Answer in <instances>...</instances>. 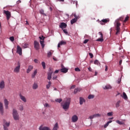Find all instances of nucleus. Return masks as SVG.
<instances>
[{
	"label": "nucleus",
	"mask_w": 130,
	"mask_h": 130,
	"mask_svg": "<svg viewBox=\"0 0 130 130\" xmlns=\"http://www.w3.org/2000/svg\"><path fill=\"white\" fill-rule=\"evenodd\" d=\"M114 25L116 30V35H118L119 32H120V26H121V24L118 20H115Z\"/></svg>",
	"instance_id": "1"
},
{
	"label": "nucleus",
	"mask_w": 130,
	"mask_h": 130,
	"mask_svg": "<svg viewBox=\"0 0 130 130\" xmlns=\"http://www.w3.org/2000/svg\"><path fill=\"white\" fill-rule=\"evenodd\" d=\"M70 104H71V99H67V102L62 105L63 109H64V110L69 109L70 108Z\"/></svg>",
	"instance_id": "2"
},
{
	"label": "nucleus",
	"mask_w": 130,
	"mask_h": 130,
	"mask_svg": "<svg viewBox=\"0 0 130 130\" xmlns=\"http://www.w3.org/2000/svg\"><path fill=\"white\" fill-rule=\"evenodd\" d=\"M12 115L14 120H19L20 116H19V113H18L17 110L13 109Z\"/></svg>",
	"instance_id": "3"
},
{
	"label": "nucleus",
	"mask_w": 130,
	"mask_h": 130,
	"mask_svg": "<svg viewBox=\"0 0 130 130\" xmlns=\"http://www.w3.org/2000/svg\"><path fill=\"white\" fill-rule=\"evenodd\" d=\"M20 69H21V63H20L18 61L17 63L16 64L15 68L13 70L14 73H15V74H19V73H20Z\"/></svg>",
	"instance_id": "4"
},
{
	"label": "nucleus",
	"mask_w": 130,
	"mask_h": 130,
	"mask_svg": "<svg viewBox=\"0 0 130 130\" xmlns=\"http://www.w3.org/2000/svg\"><path fill=\"white\" fill-rule=\"evenodd\" d=\"M34 45L36 50H39L40 49V45L39 44V42H37V41H34Z\"/></svg>",
	"instance_id": "5"
},
{
	"label": "nucleus",
	"mask_w": 130,
	"mask_h": 130,
	"mask_svg": "<svg viewBox=\"0 0 130 130\" xmlns=\"http://www.w3.org/2000/svg\"><path fill=\"white\" fill-rule=\"evenodd\" d=\"M4 14L6 15L7 19L9 21L10 20V18H11V12L9 11L4 10Z\"/></svg>",
	"instance_id": "6"
},
{
	"label": "nucleus",
	"mask_w": 130,
	"mask_h": 130,
	"mask_svg": "<svg viewBox=\"0 0 130 130\" xmlns=\"http://www.w3.org/2000/svg\"><path fill=\"white\" fill-rule=\"evenodd\" d=\"M99 34L100 36V38L98 39L96 41H99V42H103V41H104V39H103V34H102V32L100 31Z\"/></svg>",
	"instance_id": "7"
},
{
	"label": "nucleus",
	"mask_w": 130,
	"mask_h": 130,
	"mask_svg": "<svg viewBox=\"0 0 130 130\" xmlns=\"http://www.w3.org/2000/svg\"><path fill=\"white\" fill-rule=\"evenodd\" d=\"M52 74H53V71H51V69H50V71L47 74V79L49 81L51 80V78H52Z\"/></svg>",
	"instance_id": "8"
},
{
	"label": "nucleus",
	"mask_w": 130,
	"mask_h": 130,
	"mask_svg": "<svg viewBox=\"0 0 130 130\" xmlns=\"http://www.w3.org/2000/svg\"><path fill=\"white\" fill-rule=\"evenodd\" d=\"M109 21H110L109 18L103 19L100 21V24H101V25H105V24L107 23H109Z\"/></svg>",
	"instance_id": "9"
},
{
	"label": "nucleus",
	"mask_w": 130,
	"mask_h": 130,
	"mask_svg": "<svg viewBox=\"0 0 130 130\" xmlns=\"http://www.w3.org/2000/svg\"><path fill=\"white\" fill-rule=\"evenodd\" d=\"M101 115L100 114H95L92 115H91L89 117V119H93V118H95V117H100Z\"/></svg>",
	"instance_id": "10"
},
{
	"label": "nucleus",
	"mask_w": 130,
	"mask_h": 130,
	"mask_svg": "<svg viewBox=\"0 0 130 130\" xmlns=\"http://www.w3.org/2000/svg\"><path fill=\"white\" fill-rule=\"evenodd\" d=\"M17 53H18L19 55H22V48L19 45H17Z\"/></svg>",
	"instance_id": "11"
},
{
	"label": "nucleus",
	"mask_w": 130,
	"mask_h": 130,
	"mask_svg": "<svg viewBox=\"0 0 130 130\" xmlns=\"http://www.w3.org/2000/svg\"><path fill=\"white\" fill-rule=\"evenodd\" d=\"M19 97L21 100L23 101V102H24V103H26V102H27V99H26V97L22 95V94H19Z\"/></svg>",
	"instance_id": "12"
},
{
	"label": "nucleus",
	"mask_w": 130,
	"mask_h": 130,
	"mask_svg": "<svg viewBox=\"0 0 130 130\" xmlns=\"http://www.w3.org/2000/svg\"><path fill=\"white\" fill-rule=\"evenodd\" d=\"M78 119H79V118H78V116L74 115L72 117V120L73 122H77L78 121Z\"/></svg>",
	"instance_id": "13"
},
{
	"label": "nucleus",
	"mask_w": 130,
	"mask_h": 130,
	"mask_svg": "<svg viewBox=\"0 0 130 130\" xmlns=\"http://www.w3.org/2000/svg\"><path fill=\"white\" fill-rule=\"evenodd\" d=\"M4 104H5V109H9V101L6 99H5L4 100Z\"/></svg>",
	"instance_id": "14"
},
{
	"label": "nucleus",
	"mask_w": 130,
	"mask_h": 130,
	"mask_svg": "<svg viewBox=\"0 0 130 130\" xmlns=\"http://www.w3.org/2000/svg\"><path fill=\"white\" fill-rule=\"evenodd\" d=\"M67 44V42L64 41H61L60 43L58 44L57 47L59 48L60 47V45H66Z\"/></svg>",
	"instance_id": "15"
},
{
	"label": "nucleus",
	"mask_w": 130,
	"mask_h": 130,
	"mask_svg": "<svg viewBox=\"0 0 130 130\" xmlns=\"http://www.w3.org/2000/svg\"><path fill=\"white\" fill-rule=\"evenodd\" d=\"M0 113L3 115L4 114V106L3 103L0 102Z\"/></svg>",
	"instance_id": "16"
},
{
	"label": "nucleus",
	"mask_w": 130,
	"mask_h": 130,
	"mask_svg": "<svg viewBox=\"0 0 130 130\" xmlns=\"http://www.w3.org/2000/svg\"><path fill=\"white\" fill-rule=\"evenodd\" d=\"M33 70V66L29 65L26 70L27 74H29Z\"/></svg>",
	"instance_id": "17"
},
{
	"label": "nucleus",
	"mask_w": 130,
	"mask_h": 130,
	"mask_svg": "<svg viewBox=\"0 0 130 130\" xmlns=\"http://www.w3.org/2000/svg\"><path fill=\"white\" fill-rule=\"evenodd\" d=\"M5 86H6V85L5 84V81L4 80H2L0 82V89H4L5 88Z\"/></svg>",
	"instance_id": "18"
},
{
	"label": "nucleus",
	"mask_w": 130,
	"mask_h": 130,
	"mask_svg": "<svg viewBox=\"0 0 130 130\" xmlns=\"http://www.w3.org/2000/svg\"><path fill=\"white\" fill-rule=\"evenodd\" d=\"M67 25L64 22H61L59 25L61 29H64L67 27Z\"/></svg>",
	"instance_id": "19"
},
{
	"label": "nucleus",
	"mask_w": 130,
	"mask_h": 130,
	"mask_svg": "<svg viewBox=\"0 0 130 130\" xmlns=\"http://www.w3.org/2000/svg\"><path fill=\"white\" fill-rule=\"evenodd\" d=\"M39 129V130H50V128H49V127L47 126L43 127L42 126H40Z\"/></svg>",
	"instance_id": "20"
},
{
	"label": "nucleus",
	"mask_w": 130,
	"mask_h": 130,
	"mask_svg": "<svg viewBox=\"0 0 130 130\" xmlns=\"http://www.w3.org/2000/svg\"><path fill=\"white\" fill-rule=\"evenodd\" d=\"M32 89L33 90H36L38 89V84L37 83L35 82L32 85Z\"/></svg>",
	"instance_id": "21"
},
{
	"label": "nucleus",
	"mask_w": 130,
	"mask_h": 130,
	"mask_svg": "<svg viewBox=\"0 0 130 130\" xmlns=\"http://www.w3.org/2000/svg\"><path fill=\"white\" fill-rule=\"evenodd\" d=\"M68 69L66 68H62V69H60V72L61 73H64V74H66V73H68Z\"/></svg>",
	"instance_id": "22"
},
{
	"label": "nucleus",
	"mask_w": 130,
	"mask_h": 130,
	"mask_svg": "<svg viewBox=\"0 0 130 130\" xmlns=\"http://www.w3.org/2000/svg\"><path fill=\"white\" fill-rule=\"evenodd\" d=\"M36 75H37V69L35 70L34 73L31 74L32 79H34L35 78Z\"/></svg>",
	"instance_id": "23"
},
{
	"label": "nucleus",
	"mask_w": 130,
	"mask_h": 130,
	"mask_svg": "<svg viewBox=\"0 0 130 130\" xmlns=\"http://www.w3.org/2000/svg\"><path fill=\"white\" fill-rule=\"evenodd\" d=\"M79 99V103L80 105H83V103H85V99H84V98H83L82 97H80Z\"/></svg>",
	"instance_id": "24"
},
{
	"label": "nucleus",
	"mask_w": 130,
	"mask_h": 130,
	"mask_svg": "<svg viewBox=\"0 0 130 130\" xmlns=\"http://www.w3.org/2000/svg\"><path fill=\"white\" fill-rule=\"evenodd\" d=\"M81 91H82V88H77L75 89L74 93V94H77V93H78V92H80Z\"/></svg>",
	"instance_id": "25"
},
{
	"label": "nucleus",
	"mask_w": 130,
	"mask_h": 130,
	"mask_svg": "<svg viewBox=\"0 0 130 130\" xmlns=\"http://www.w3.org/2000/svg\"><path fill=\"white\" fill-rule=\"evenodd\" d=\"M58 123H56L54 125V127L52 129V130H57L58 129Z\"/></svg>",
	"instance_id": "26"
},
{
	"label": "nucleus",
	"mask_w": 130,
	"mask_h": 130,
	"mask_svg": "<svg viewBox=\"0 0 130 130\" xmlns=\"http://www.w3.org/2000/svg\"><path fill=\"white\" fill-rule=\"evenodd\" d=\"M10 124H11V122H7L5 121L3 124V126H10Z\"/></svg>",
	"instance_id": "27"
},
{
	"label": "nucleus",
	"mask_w": 130,
	"mask_h": 130,
	"mask_svg": "<svg viewBox=\"0 0 130 130\" xmlns=\"http://www.w3.org/2000/svg\"><path fill=\"white\" fill-rule=\"evenodd\" d=\"M104 90H108V89H111V86L110 85H107L103 87Z\"/></svg>",
	"instance_id": "28"
},
{
	"label": "nucleus",
	"mask_w": 130,
	"mask_h": 130,
	"mask_svg": "<svg viewBox=\"0 0 130 130\" xmlns=\"http://www.w3.org/2000/svg\"><path fill=\"white\" fill-rule=\"evenodd\" d=\"M111 122H112V120H110L108 121L107 123L104 125V128H106V127H107L108 125H109V123H111Z\"/></svg>",
	"instance_id": "29"
},
{
	"label": "nucleus",
	"mask_w": 130,
	"mask_h": 130,
	"mask_svg": "<svg viewBox=\"0 0 130 130\" xmlns=\"http://www.w3.org/2000/svg\"><path fill=\"white\" fill-rule=\"evenodd\" d=\"M78 21V19L76 18H73L71 20V24L73 25L74 23H76Z\"/></svg>",
	"instance_id": "30"
},
{
	"label": "nucleus",
	"mask_w": 130,
	"mask_h": 130,
	"mask_svg": "<svg viewBox=\"0 0 130 130\" xmlns=\"http://www.w3.org/2000/svg\"><path fill=\"white\" fill-rule=\"evenodd\" d=\"M122 98H123V99H124L125 100H127V95H126V93H125V92H123V96Z\"/></svg>",
	"instance_id": "31"
},
{
	"label": "nucleus",
	"mask_w": 130,
	"mask_h": 130,
	"mask_svg": "<svg viewBox=\"0 0 130 130\" xmlns=\"http://www.w3.org/2000/svg\"><path fill=\"white\" fill-rule=\"evenodd\" d=\"M19 110H20V111H23L24 110V106L23 105H21L19 106Z\"/></svg>",
	"instance_id": "32"
},
{
	"label": "nucleus",
	"mask_w": 130,
	"mask_h": 130,
	"mask_svg": "<svg viewBox=\"0 0 130 130\" xmlns=\"http://www.w3.org/2000/svg\"><path fill=\"white\" fill-rule=\"evenodd\" d=\"M40 14L43 15V16H46V14L44 13V10L43 9L40 10Z\"/></svg>",
	"instance_id": "33"
},
{
	"label": "nucleus",
	"mask_w": 130,
	"mask_h": 130,
	"mask_svg": "<svg viewBox=\"0 0 130 130\" xmlns=\"http://www.w3.org/2000/svg\"><path fill=\"white\" fill-rule=\"evenodd\" d=\"M121 102L120 101H118L116 103V108H118L119 106H120V104Z\"/></svg>",
	"instance_id": "34"
},
{
	"label": "nucleus",
	"mask_w": 130,
	"mask_h": 130,
	"mask_svg": "<svg viewBox=\"0 0 130 130\" xmlns=\"http://www.w3.org/2000/svg\"><path fill=\"white\" fill-rule=\"evenodd\" d=\"M50 86H51V82L49 81L48 84L46 85V89H49L50 88Z\"/></svg>",
	"instance_id": "35"
},
{
	"label": "nucleus",
	"mask_w": 130,
	"mask_h": 130,
	"mask_svg": "<svg viewBox=\"0 0 130 130\" xmlns=\"http://www.w3.org/2000/svg\"><path fill=\"white\" fill-rule=\"evenodd\" d=\"M124 18V16H121L119 18L116 20V21H118V22H119L120 21H123Z\"/></svg>",
	"instance_id": "36"
},
{
	"label": "nucleus",
	"mask_w": 130,
	"mask_h": 130,
	"mask_svg": "<svg viewBox=\"0 0 130 130\" xmlns=\"http://www.w3.org/2000/svg\"><path fill=\"white\" fill-rule=\"evenodd\" d=\"M41 45H42L43 48H44V46H45V45H44V40L40 41Z\"/></svg>",
	"instance_id": "37"
},
{
	"label": "nucleus",
	"mask_w": 130,
	"mask_h": 130,
	"mask_svg": "<svg viewBox=\"0 0 130 130\" xmlns=\"http://www.w3.org/2000/svg\"><path fill=\"white\" fill-rule=\"evenodd\" d=\"M73 16L75 17L74 19H76V20L80 19V16L77 15L76 14H74Z\"/></svg>",
	"instance_id": "38"
},
{
	"label": "nucleus",
	"mask_w": 130,
	"mask_h": 130,
	"mask_svg": "<svg viewBox=\"0 0 130 130\" xmlns=\"http://www.w3.org/2000/svg\"><path fill=\"white\" fill-rule=\"evenodd\" d=\"M52 79L53 80H56V79H57V76L54 73L53 74Z\"/></svg>",
	"instance_id": "39"
},
{
	"label": "nucleus",
	"mask_w": 130,
	"mask_h": 130,
	"mask_svg": "<svg viewBox=\"0 0 130 130\" xmlns=\"http://www.w3.org/2000/svg\"><path fill=\"white\" fill-rule=\"evenodd\" d=\"M62 101V99H57L55 100L56 102H58V103H60Z\"/></svg>",
	"instance_id": "40"
},
{
	"label": "nucleus",
	"mask_w": 130,
	"mask_h": 130,
	"mask_svg": "<svg viewBox=\"0 0 130 130\" xmlns=\"http://www.w3.org/2000/svg\"><path fill=\"white\" fill-rule=\"evenodd\" d=\"M128 19H129V17L128 16H127L124 20L123 21V23H126V21L128 20Z\"/></svg>",
	"instance_id": "41"
},
{
	"label": "nucleus",
	"mask_w": 130,
	"mask_h": 130,
	"mask_svg": "<svg viewBox=\"0 0 130 130\" xmlns=\"http://www.w3.org/2000/svg\"><path fill=\"white\" fill-rule=\"evenodd\" d=\"M94 97H95V96L93 94H90L88 96V98L89 99H93V98H94Z\"/></svg>",
	"instance_id": "42"
},
{
	"label": "nucleus",
	"mask_w": 130,
	"mask_h": 130,
	"mask_svg": "<svg viewBox=\"0 0 130 130\" xmlns=\"http://www.w3.org/2000/svg\"><path fill=\"white\" fill-rule=\"evenodd\" d=\"M94 64H97L98 66H99V64H100V62H99V61H98V60H95L94 61Z\"/></svg>",
	"instance_id": "43"
},
{
	"label": "nucleus",
	"mask_w": 130,
	"mask_h": 130,
	"mask_svg": "<svg viewBox=\"0 0 130 130\" xmlns=\"http://www.w3.org/2000/svg\"><path fill=\"white\" fill-rule=\"evenodd\" d=\"M108 116H112L113 115V113L112 112H109L107 113Z\"/></svg>",
	"instance_id": "44"
},
{
	"label": "nucleus",
	"mask_w": 130,
	"mask_h": 130,
	"mask_svg": "<svg viewBox=\"0 0 130 130\" xmlns=\"http://www.w3.org/2000/svg\"><path fill=\"white\" fill-rule=\"evenodd\" d=\"M39 39L41 40V41H43L45 39V37L44 36H42V37H39Z\"/></svg>",
	"instance_id": "45"
},
{
	"label": "nucleus",
	"mask_w": 130,
	"mask_h": 130,
	"mask_svg": "<svg viewBox=\"0 0 130 130\" xmlns=\"http://www.w3.org/2000/svg\"><path fill=\"white\" fill-rule=\"evenodd\" d=\"M10 40H11L12 42H13V41L15 40V38H14V37H10Z\"/></svg>",
	"instance_id": "46"
},
{
	"label": "nucleus",
	"mask_w": 130,
	"mask_h": 130,
	"mask_svg": "<svg viewBox=\"0 0 130 130\" xmlns=\"http://www.w3.org/2000/svg\"><path fill=\"white\" fill-rule=\"evenodd\" d=\"M116 122L117 123H118V124H120V125L123 124V123L119 120H117Z\"/></svg>",
	"instance_id": "47"
},
{
	"label": "nucleus",
	"mask_w": 130,
	"mask_h": 130,
	"mask_svg": "<svg viewBox=\"0 0 130 130\" xmlns=\"http://www.w3.org/2000/svg\"><path fill=\"white\" fill-rule=\"evenodd\" d=\"M42 67H43V69H45V68H46L45 62H42Z\"/></svg>",
	"instance_id": "48"
},
{
	"label": "nucleus",
	"mask_w": 130,
	"mask_h": 130,
	"mask_svg": "<svg viewBox=\"0 0 130 130\" xmlns=\"http://www.w3.org/2000/svg\"><path fill=\"white\" fill-rule=\"evenodd\" d=\"M75 71L76 72H81V70L80 69H79V68H76L75 69Z\"/></svg>",
	"instance_id": "49"
},
{
	"label": "nucleus",
	"mask_w": 130,
	"mask_h": 130,
	"mask_svg": "<svg viewBox=\"0 0 130 130\" xmlns=\"http://www.w3.org/2000/svg\"><path fill=\"white\" fill-rule=\"evenodd\" d=\"M23 47V48H27L28 47V44H24Z\"/></svg>",
	"instance_id": "50"
},
{
	"label": "nucleus",
	"mask_w": 130,
	"mask_h": 130,
	"mask_svg": "<svg viewBox=\"0 0 130 130\" xmlns=\"http://www.w3.org/2000/svg\"><path fill=\"white\" fill-rule=\"evenodd\" d=\"M63 31L66 34V35L69 34V32H68V30L67 29H63Z\"/></svg>",
	"instance_id": "51"
},
{
	"label": "nucleus",
	"mask_w": 130,
	"mask_h": 130,
	"mask_svg": "<svg viewBox=\"0 0 130 130\" xmlns=\"http://www.w3.org/2000/svg\"><path fill=\"white\" fill-rule=\"evenodd\" d=\"M4 127V130H9V126H3Z\"/></svg>",
	"instance_id": "52"
},
{
	"label": "nucleus",
	"mask_w": 130,
	"mask_h": 130,
	"mask_svg": "<svg viewBox=\"0 0 130 130\" xmlns=\"http://www.w3.org/2000/svg\"><path fill=\"white\" fill-rule=\"evenodd\" d=\"M89 55L90 56V58L94 57V55L91 53H89Z\"/></svg>",
	"instance_id": "53"
},
{
	"label": "nucleus",
	"mask_w": 130,
	"mask_h": 130,
	"mask_svg": "<svg viewBox=\"0 0 130 130\" xmlns=\"http://www.w3.org/2000/svg\"><path fill=\"white\" fill-rule=\"evenodd\" d=\"M44 107H50L49 104H47V103H46L44 104Z\"/></svg>",
	"instance_id": "54"
},
{
	"label": "nucleus",
	"mask_w": 130,
	"mask_h": 130,
	"mask_svg": "<svg viewBox=\"0 0 130 130\" xmlns=\"http://www.w3.org/2000/svg\"><path fill=\"white\" fill-rule=\"evenodd\" d=\"M52 54V53H51V52H49L48 53V56L49 57H50V56H51Z\"/></svg>",
	"instance_id": "55"
},
{
	"label": "nucleus",
	"mask_w": 130,
	"mask_h": 130,
	"mask_svg": "<svg viewBox=\"0 0 130 130\" xmlns=\"http://www.w3.org/2000/svg\"><path fill=\"white\" fill-rule=\"evenodd\" d=\"M88 41H89V40L86 39V40H84L83 43H84V44H86V43H87L88 42Z\"/></svg>",
	"instance_id": "56"
},
{
	"label": "nucleus",
	"mask_w": 130,
	"mask_h": 130,
	"mask_svg": "<svg viewBox=\"0 0 130 130\" xmlns=\"http://www.w3.org/2000/svg\"><path fill=\"white\" fill-rule=\"evenodd\" d=\"M107 71H108V67L107 66V65L105 66V72H107Z\"/></svg>",
	"instance_id": "57"
},
{
	"label": "nucleus",
	"mask_w": 130,
	"mask_h": 130,
	"mask_svg": "<svg viewBox=\"0 0 130 130\" xmlns=\"http://www.w3.org/2000/svg\"><path fill=\"white\" fill-rule=\"evenodd\" d=\"M34 61L36 63H38V60L37 59H35Z\"/></svg>",
	"instance_id": "58"
},
{
	"label": "nucleus",
	"mask_w": 130,
	"mask_h": 130,
	"mask_svg": "<svg viewBox=\"0 0 130 130\" xmlns=\"http://www.w3.org/2000/svg\"><path fill=\"white\" fill-rule=\"evenodd\" d=\"M88 70L89 72H92V68H91V67L88 68Z\"/></svg>",
	"instance_id": "59"
},
{
	"label": "nucleus",
	"mask_w": 130,
	"mask_h": 130,
	"mask_svg": "<svg viewBox=\"0 0 130 130\" xmlns=\"http://www.w3.org/2000/svg\"><path fill=\"white\" fill-rule=\"evenodd\" d=\"M58 72H59V70H56V71H55V72H54V74H57V73H58Z\"/></svg>",
	"instance_id": "60"
},
{
	"label": "nucleus",
	"mask_w": 130,
	"mask_h": 130,
	"mask_svg": "<svg viewBox=\"0 0 130 130\" xmlns=\"http://www.w3.org/2000/svg\"><path fill=\"white\" fill-rule=\"evenodd\" d=\"M121 63H122V60H120L119 61V66H121Z\"/></svg>",
	"instance_id": "61"
},
{
	"label": "nucleus",
	"mask_w": 130,
	"mask_h": 130,
	"mask_svg": "<svg viewBox=\"0 0 130 130\" xmlns=\"http://www.w3.org/2000/svg\"><path fill=\"white\" fill-rule=\"evenodd\" d=\"M76 87V86L75 85H72L71 87V89H75V87Z\"/></svg>",
	"instance_id": "62"
},
{
	"label": "nucleus",
	"mask_w": 130,
	"mask_h": 130,
	"mask_svg": "<svg viewBox=\"0 0 130 130\" xmlns=\"http://www.w3.org/2000/svg\"><path fill=\"white\" fill-rule=\"evenodd\" d=\"M26 25H29V22H28V21H26Z\"/></svg>",
	"instance_id": "63"
},
{
	"label": "nucleus",
	"mask_w": 130,
	"mask_h": 130,
	"mask_svg": "<svg viewBox=\"0 0 130 130\" xmlns=\"http://www.w3.org/2000/svg\"><path fill=\"white\" fill-rule=\"evenodd\" d=\"M121 81V80H119L118 81V84H120Z\"/></svg>",
	"instance_id": "64"
}]
</instances>
